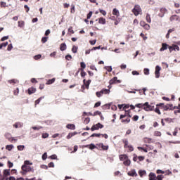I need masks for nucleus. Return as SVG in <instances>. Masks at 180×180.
I'll return each mask as SVG.
<instances>
[{"mask_svg": "<svg viewBox=\"0 0 180 180\" xmlns=\"http://www.w3.org/2000/svg\"><path fill=\"white\" fill-rule=\"evenodd\" d=\"M164 178V176L162 174H160V175H158L157 177H156V179L157 180H162V179Z\"/></svg>", "mask_w": 180, "mask_h": 180, "instance_id": "nucleus-56", "label": "nucleus"}, {"mask_svg": "<svg viewBox=\"0 0 180 180\" xmlns=\"http://www.w3.org/2000/svg\"><path fill=\"white\" fill-rule=\"evenodd\" d=\"M97 146L104 150H109V146H105L103 143H98Z\"/></svg>", "mask_w": 180, "mask_h": 180, "instance_id": "nucleus-9", "label": "nucleus"}, {"mask_svg": "<svg viewBox=\"0 0 180 180\" xmlns=\"http://www.w3.org/2000/svg\"><path fill=\"white\" fill-rule=\"evenodd\" d=\"M49 137V134L45 133L42 134V139H47Z\"/></svg>", "mask_w": 180, "mask_h": 180, "instance_id": "nucleus-64", "label": "nucleus"}, {"mask_svg": "<svg viewBox=\"0 0 180 180\" xmlns=\"http://www.w3.org/2000/svg\"><path fill=\"white\" fill-rule=\"evenodd\" d=\"M132 12L135 16H139V15H140V12H141V8H140V6L136 5L132 9Z\"/></svg>", "mask_w": 180, "mask_h": 180, "instance_id": "nucleus-2", "label": "nucleus"}, {"mask_svg": "<svg viewBox=\"0 0 180 180\" xmlns=\"http://www.w3.org/2000/svg\"><path fill=\"white\" fill-rule=\"evenodd\" d=\"M8 82H9V84H17L18 80L13 79L11 80H8Z\"/></svg>", "mask_w": 180, "mask_h": 180, "instance_id": "nucleus-42", "label": "nucleus"}, {"mask_svg": "<svg viewBox=\"0 0 180 180\" xmlns=\"http://www.w3.org/2000/svg\"><path fill=\"white\" fill-rule=\"evenodd\" d=\"M55 82H56V79L53 78V79H49L48 81L47 84H48V85H51V84H54Z\"/></svg>", "mask_w": 180, "mask_h": 180, "instance_id": "nucleus-35", "label": "nucleus"}, {"mask_svg": "<svg viewBox=\"0 0 180 180\" xmlns=\"http://www.w3.org/2000/svg\"><path fill=\"white\" fill-rule=\"evenodd\" d=\"M153 139L151 138H145L144 139V142L145 143H148L149 144L151 143Z\"/></svg>", "mask_w": 180, "mask_h": 180, "instance_id": "nucleus-37", "label": "nucleus"}, {"mask_svg": "<svg viewBox=\"0 0 180 180\" xmlns=\"http://www.w3.org/2000/svg\"><path fill=\"white\" fill-rule=\"evenodd\" d=\"M102 134H92L90 137H101Z\"/></svg>", "mask_w": 180, "mask_h": 180, "instance_id": "nucleus-43", "label": "nucleus"}, {"mask_svg": "<svg viewBox=\"0 0 180 180\" xmlns=\"http://www.w3.org/2000/svg\"><path fill=\"white\" fill-rule=\"evenodd\" d=\"M8 41L6 42H3L0 44V50H2L3 47H6V46H8Z\"/></svg>", "mask_w": 180, "mask_h": 180, "instance_id": "nucleus-30", "label": "nucleus"}, {"mask_svg": "<svg viewBox=\"0 0 180 180\" xmlns=\"http://www.w3.org/2000/svg\"><path fill=\"white\" fill-rule=\"evenodd\" d=\"M89 122H91V118H89V117H86L84 120V124H88V123H89Z\"/></svg>", "mask_w": 180, "mask_h": 180, "instance_id": "nucleus-41", "label": "nucleus"}, {"mask_svg": "<svg viewBox=\"0 0 180 180\" xmlns=\"http://www.w3.org/2000/svg\"><path fill=\"white\" fill-rule=\"evenodd\" d=\"M149 180H157V176L155 174L150 172L149 174Z\"/></svg>", "mask_w": 180, "mask_h": 180, "instance_id": "nucleus-10", "label": "nucleus"}, {"mask_svg": "<svg viewBox=\"0 0 180 180\" xmlns=\"http://www.w3.org/2000/svg\"><path fill=\"white\" fill-rule=\"evenodd\" d=\"M97 115H98L99 116H101V115H102V112L100 111H95L93 114V116H97Z\"/></svg>", "mask_w": 180, "mask_h": 180, "instance_id": "nucleus-49", "label": "nucleus"}, {"mask_svg": "<svg viewBox=\"0 0 180 180\" xmlns=\"http://www.w3.org/2000/svg\"><path fill=\"white\" fill-rule=\"evenodd\" d=\"M77 51H78V47L76 46H73L72 49V53H77Z\"/></svg>", "mask_w": 180, "mask_h": 180, "instance_id": "nucleus-39", "label": "nucleus"}, {"mask_svg": "<svg viewBox=\"0 0 180 180\" xmlns=\"http://www.w3.org/2000/svg\"><path fill=\"white\" fill-rule=\"evenodd\" d=\"M128 175L129 176H137V172H136V169H131L128 172Z\"/></svg>", "mask_w": 180, "mask_h": 180, "instance_id": "nucleus-8", "label": "nucleus"}, {"mask_svg": "<svg viewBox=\"0 0 180 180\" xmlns=\"http://www.w3.org/2000/svg\"><path fill=\"white\" fill-rule=\"evenodd\" d=\"M146 174H147V172H146V170H139V174L141 177H143V176L146 175Z\"/></svg>", "mask_w": 180, "mask_h": 180, "instance_id": "nucleus-29", "label": "nucleus"}, {"mask_svg": "<svg viewBox=\"0 0 180 180\" xmlns=\"http://www.w3.org/2000/svg\"><path fill=\"white\" fill-rule=\"evenodd\" d=\"M65 60H68V61H70V60L72 59V56L70 54L67 55L65 57Z\"/></svg>", "mask_w": 180, "mask_h": 180, "instance_id": "nucleus-44", "label": "nucleus"}, {"mask_svg": "<svg viewBox=\"0 0 180 180\" xmlns=\"http://www.w3.org/2000/svg\"><path fill=\"white\" fill-rule=\"evenodd\" d=\"M4 137H6V139H7V140H8V141H11V140H12V134H11V133L7 132L4 134Z\"/></svg>", "mask_w": 180, "mask_h": 180, "instance_id": "nucleus-16", "label": "nucleus"}, {"mask_svg": "<svg viewBox=\"0 0 180 180\" xmlns=\"http://www.w3.org/2000/svg\"><path fill=\"white\" fill-rule=\"evenodd\" d=\"M122 143L124 144V148H127V146H129V140H127V139H122Z\"/></svg>", "mask_w": 180, "mask_h": 180, "instance_id": "nucleus-24", "label": "nucleus"}, {"mask_svg": "<svg viewBox=\"0 0 180 180\" xmlns=\"http://www.w3.org/2000/svg\"><path fill=\"white\" fill-rule=\"evenodd\" d=\"M42 160H43V161H46V160H47V153H44L42 155Z\"/></svg>", "mask_w": 180, "mask_h": 180, "instance_id": "nucleus-47", "label": "nucleus"}, {"mask_svg": "<svg viewBox=\"0 0 180 180\" xmlns=\"http://www.w3.org/2000/svg\"><path fill=\"white\" fill-rule=\"evenodd\" d=\"M144 106H145V103H138L136 105H135L136 108H139V109H144Z\"/></svg>", "mask_w": 180, "mask_h": 180, "instance_id": "nucleus-28", "label": "nucleus"}, {"mask_svg": "<svg viewBox=\"0 0 180 180\" xmlns=\"http://www.w3.org/2000/svg\"><path fill=\"white\" fill-rule=\"evenodd\" d=\"M101 92H103V94H104L105 95H107L108 94H110V89H103L101 90Z\"/></svg>", "mask_w": 180, "mask_h": 180, "instance_id": "nucleus-27", "label": "nucleus"}, {"mask_svg": "<svg viewBox=\"0 0 180 180\" xmlns=\"http://www.w3.org/2000/svg\"><path fill=\"white\" fill-rule=\"evenodd\" d=\"M30 165H33V162H31L29 160H25L24 164L21 167L22 172L21 174L22 175H26L27 172H34V169L33 167H30Z\"/></svg>", "mask_w": 180, "mask_h": 180, "instance_id": "nucleus-1", "label": "nucleus"}, {"mask_svg": "<svg viewBox=\"0 0 180 180\" xmlns=\"http://www.w3.org/2000/svg\"><path fill=\"white\" fill-rule=\"evenodd\" d=\"M98 23H100V25H105L106 23V20L103 18H98Z\"/></svg>", "mask_w": 180, "mask_h": 180, "instance_id": "nucleus-23", "label": "nucleus"}, {"mask_svg": "<svg viewBox=\"0 0 180 180\" xmlns=\"http://www.w3.org/2000/svg\"><path fill=\"white\" fill-rule=\"evenodd\" d=\"M18 151H23L25 150V146L24 145H20L17 147Z\"/></svg>", "mask_w": 180, "mask_h": 180, "instance_id": "nucleus-33", "label": "nucleus"}, {"mask_svg": "<svg viewBox=\"0 0 180 180\" xmlns=\"http://www.w3.org/2000/svg\"><path fill=\"white\" fill-rule=\"evenodd\" d=\"M60 50L61 51H64L67 50V44H65V43L61 44L60 46Z\"/></svg>", "mask_w": 180, "mask_h": 180, "instance_id": "nucleus-17", "label": "nucleus"}, {"mask_svg": "<svg viewBox=\"0 0 180 180\" xmlns=\"http://www.w3.org/2000/svg\"><path fill=\"white\" fill-rule=\"evenodd\" d=\"M86 75V72L84 71V69H81V77H84Z\"/></svg>", "mask_w": 180, "mask_h": 180, "instance_id": "nucleus-52", "label": "nucleus"}, {"mask_svg": "<svg viewBox=\"0 0 180 180\" xmlns=\"http://www.w3.org/2000/svg\"><path fill=\"white\" fill-rule=\"evenodd\" d=\"M100 13H102L103 16H106V11L103 9H100Z\"/></svg>", "mask_w": 180, "mask_h": 180, "instance_id": "nucleus-61", "label": "nucleus"}, {"mask_svg": "<svg viewBox=\"0 0 180 180\" xmlns=\"http://www.w3.org/2000/svg\"><path fill=\"white\" fill-rule=\"evenodd\" d=\"M168 44H167L166 43H163L162 44V47L160 49V51H165V50H167V49H168Z\"/></svg>", "mask_w": 180, "mask_h": 180, "instance_id": "nucleus-14", "label": "nucleus"}, {"mask_svg": "<svg viewBox=\"0 0 180 180\" xmlns=\"http://www.w3.org/2000/svg\"><path fill=\"white\" fill-rule=\"evenodd\" d=\"M13 148V145H7L6 146V150H8V151H11Z\"/></svg>", "mask_w": 180, "mask_h": 180, "instance_id": "nucleus-32", "label": "nucleus"}, {"mask_svg": "<svg viewBox=\"0 0 180 180\" xmlns=\"http://www.w3.org/2000/svg\"><path fill=\"white\" fill-rule=\"evenodd\" d=\"M96 95L98 98H101V96H102V95H103V91H102V90H101L100 91H97L96 93Z\"/></svg>", "mask_w": 180, "mask_h": 180, "instance_id": "nucleus-31", "label": "nucleus"}, {"mask_svg": "<svg viewBox=\"0 0 180 180\" xmlns=\"http://www.w3.org/2000/svg\"><path fill=\"white\" fill-rule=\"evenodd\" d=\"M169 20L170 22H174V20L180 22V18L177 15H173L170 17Z\"/></svg>", "mask_w": 180, "mask_h": 180, "instance_id": "nucleus-7", "label": "nucleus"}, {"mask_svg": "<svg viewBox=\"0 0 180 180\" xmlns=\"http://www.w3.org/2000/svg\"><path fill=\"white\" fill-rule=\"evenodd\" d=\"M146 20L148 22V23L151 22V15L149 13L146 14Z\"/></svg>", "mask_w": 180, "mask_h": 180, "instance_id": "nucleus-25", "label": "nucleus"}, {"mask_svg": "<svg viewBox=\"0 0 180 180\" xmlns=\"http://www.w3.org/2000/svg\"><path fill=\"white\" fill-rule=\"evenodd\" d=\"M128 158H129V157L127 156V155H120V161H126V160Z\"/></svg>", "mask_w": 180, "mask_h": 180, "instance_id": "nucleus-19", "label": "nucleus"}, {"mask_svg": "<svg viewBox=\"0 0 180 180\" xmlns=\"http://www.w3.org/2000/svg\"><path fill=\"white\" fill-rule=\"evenodd\" d=\"M25 26V22L24 21H18V27H23Z\"/></svg>", "mask_w": 180, "mask_h": 180, "instance_id": "nucleus-38", "label": "nucleus"}, {"mask_svg": "<svg viewBox=\"0 0 180 180\" xmlns=\"http://www.w3.org/2000/svg\"><path fill=\"white\" fill-rule=\"evenodd\" d=\"M48 39H49L48 37H42V39H41V42H42V43H46Z\"/></svg>", "mask_w": 180, "mask_h": 180, "instance_id": "nucleus-48", "label": "nucleus"}, {"mask_svg": "<svg viewBox=\"0 0 180 180\" xmlns=\"http://www.w3.org/2000/svg\"><path fill=\"white\" fill-rule=\"evenodd\" d=\"M85 81V79L83 80L84 84L85 85L86 89H89V85H91V79H89L87 82Z\"/></svg>", "mask_w": 180, "mask_h": 180, "instance_id": "nucleus-13", "label": "nucleus"}, {"mask_svg": "<svg viewBox=\"0 0 180 180\" xmlns=\"http://www.w3.org/2000/svg\"><path fill=\"white\" fill-rule=\"evenodd\" d=\"M127 148H129V151H134V148H133V146H131V145H129L127 146Z\"/></svg>", "mask_w": 180, "mask_h": 180, "instance_id": "nucleus-62", "label": "nucleus"}, {"mask_svg": "<svg viewBox=\"0 0 180 180\" xmlns=\"http://www.w3.org/2000/svg\"><path fill=\"white\" fill-rule=\"evenodd\" d=\"M92 13V11H89V13L87 14V19H91Z\"/></svg>", "mask_w": 180, "mask_h": 180, "instance_id": "nucleus-63", "label": "nucleus"}, {"mask_svg": "<svg viewBox=\"0 0 180 180\" xmlns=\"http://www.w3.org/2000/svg\"><path fill=\"white\" fill-rule=\"evenodd\" d=\"M12 49H13V46H12V44H10L8 46L7 50H8V51H11V50H12Z\"/></svg>", "mask_w": 180, "mask_h": 180, "instance_id": "nucleus-57", "label": "nucleus"}, {"mask_svg": "<svg viewBox=\"0 0 180 180\" xmlns=\"http://www.w3.org/2000/svg\"><path fill=\"white\" fill-rule=\"evenodd\" d=\"M143 27L146 30H150V25L148 24H146Z\"/></svg>", "mask_w": 180, "mask_h": 180, "instance_id": "nucleus-60", "label": "nucleus"}, {"mask_svg": "<svg viewBox=\"0 0 180 180\" xmlns=\"http://www.w3.org/2000/svg\"><path fill=\"white\" fill-rule=\"evenodd\" d=\"M99 129H103V124L98 122L96 124H94L91 127V131H95V130H99Z\"/></svg>", "mask_w": 180, "mask_h": 180, "instance_id": "nucleus-3", "label": "nucleus"}, {"mask_svg": "<svg viewBox=\"0 0 180 180\" xmlns=\"http://www.w3.org/2000/svg\"><path fill=\"white\" fill-rule=\"evenodd\" d=\"M160 71H161V67H160V65H157L155 71V78H158L160 77Z\"/></svg>", "mask_w": 180, "mask_h": 180, "instance_id": "nucleus-6", "label": "nucleus"}, {"mask_svg": "<svg viewBox=\"0 0 180 180\" xmlns=\"http://www.w3.org/2000/svg\"><path fill=\"white\" fill-rule=\"evenodd\" d=\"M143 109L146 112L152 111V110H154V105H150L148 103V102H146Z\"/></svg>", "mask_w": 180, "mask_h": 180, "instance_id": "nucleus-4", "label": "nucleus"}, {"mask_svg": "<svg viewBox=\"0 0 180 180\" xmlns=\"http://www.w3.org/2000/svg\"><path fill=\"white\" fill-rule=\"evenodd\" d=\"M9 175H11V172L9 171V169H4L3 175L4 178H6V176H9Z\"/></svg>", "mask_w": 180, "mask_h": 180, "instance_id": "nucleus-20", "label": "nucleus"}, {"mask_svg": "<svg viewBox=\"0 0 180 180\" xmlns=\"http://www.w3.org/2000/svg\"><path fill=\"white\" fill-rule=\"evenodd\" d=\"M41 99H44V96L39 98L37 101H35V105H39Z\"/></svg>", "mask_w": 180, "mask_h": 180, "instance_id": "nucleus-34", "label": "nucleus"}, {"mask_svg": "<svg viewBox=\"0 0 180 180\" xmlns=\"http://www.w3.org/2000/svg\"><path fill=\"white\" fill-rule=\"evenodd\" d=\"M112 15H115V16H119L120 15L119 10H117V8H114L112 10Z\"/></svg>", "mask_w": 180, "mask_h": 180, "instance_id": "nucleus-26", "label": "nucleus"}, {"mask_svg": "<svg viewBox=\"0 0 180 180\" xmlns=\"http://www.w3.org/2000/svg\"><path fill=\"white\" fill-rule=\"evenodd\" d=\"M80 66H81V68H82V70L86 68V65L85 63H84V62H81V63H80Z\"/></svg>", "mask_w": 180, "mask_h": 180, "instance_id": "nucleus-45", "label": "nucleus"}, {"mask_svg": "<svg viewBox=\"0 0 180 180\" xmlns=\"http://www.w3.org/2000/svg\"><path fill=\"white\" fill-rule=\"evenodd\" d=\"M76 134H78V132L69 133L68 135L67 136L68 140H70V139H71V137H74V136H76Z\"/></svg>", "mask_w": 180, "mask_h": 180, "instance_id": "nucleus-18", "label": "nucleus"}, {"mask_svg": "<svg viewBox=\"0 0 180 180\" xmlns=\"http://www.w3.org/2000/svg\"><path fill=\"white\" fill-rule=\"evenodd\" d=\"M105 70H106L108 72H112V66H105Z\"/></svg>", "mask_w": 180, "mask_h": 180, "instance_id": "nucleus-40", "label": "nucleus"}, {"mask_svg": "<svg viewBox=\"0 0 180 180\" xmlns=\"http://www.w3.org/2000/svg\"><path fill=\"white\" fill-rule=\"evenodd\" d=\"M121 82H122V80L117 79V77H115L110 80V85H113V84H120Z\"/></svg>", "mask_w": 180, "mask_h": 180, "instance_id": "nucleus-5", "label": "nucleus"}, {"mask_svg": "<svg viewBox=\"0 0 180 180\" xmlns=\"http://www.w3.org/2000/svg\"><path fill=\"white\" fill-rule=\"evenodd\" d=\"M27 92L29 95H32V94H34L36 92V88L30 87L27 89Z\"/></svg>", "mask_w": 180, "mask_h": 180, "instance_id": "nucleus-11", "label": "nucleus"}, {"mask_svg": "<svg viewBox=\"0 0 180 180\" xmlns=\"http://www.w3.org/2000/svg\"><path fill=\"white\" fill-rule=\"evenodd\" d=\"M66 127L70 130H75V124H69L66 126Z\"/></svg>", "mask_w": 180, "mask_h": 180, "instance_id": "nucleus-21", "label": "nucleus"}, {"mask_svg": "<svg viewBox=\"0 0 180 180\" xmlns=\"http://www.w3.org/2000/svg\"><path fill=\"white\" fill-rule=\"evenodd\" d=\"M86 148H89L90 150H94V148H96V146L94 143H91L90 145H86L84 146Z\"/></svg>", "mask_w": 180, "mask_h": 180, "instance_id": "nucleus-15", "label": "nucleus"}, {"mask_svg": "<svg viewBox=\"0 0 180 180\" xmlns=\"http://www.w3.org/2000/svg\"><path fill=\"white\" fill-rule=\"evenodd\" d=\"M34 60H40V58H41V54H38L37 56H35L34 57Z\"/></svg>", "mask_w": 180, "mask_h": 180, "instance_id": "nucleus-55", "label": "nucleus"}, {"mask_svg": "<svg viewBox=\"0 0 180 180\" xmlns=\"http://www.w3.org/2000/svg\"><path fill=\"white\" fill-rule=\"evenodd\" d=\"M136 91L137 92H140L141 90V89H135V91H127L128 94H136Z\"/></svg>", "mask_w": 180, "mask_h": 180, "instance_id": "nucleus-46", "label": "nucleus"}, {"mask_svg": "<svg viewBox=\"0 0 180 180\" xmlns=\"http://www.w3.org/2000/svg\"><path fill=\"white\" fill-rule=\"evenodd\" d=\"M8 39H9V36L3 37L1 39V41H5V40H8Z\"/></svg>", "mask_w": 180, "mask_h": 180, "instance_id": "nucleus-53", "label": "nucleus"}, {"mask_svg": "<svg viewBox=\"0 0 180 180\" xmlns=\"http://www.w3.org/2000/svg\"><path fill=\"white\" fill-rule=\"evenodd\" d=\"M49 158H51V160H57V155H52Z\"/></svg>", "mask_w": 180, "mask_h": 180, "instance_id": "nucleus-59", "label": "nucleus"}, {"mask_svg": "<svg viewBox=\"0 0 180 180\" xmlns=\"http://www.w3.org/2000/svg\"><path fill=\"white\" fill-rule=\"evenodd\" d=\"M143 72H144L145 75H150V69L145 68L143 70Z\"/></svg>", "mask_w": 180, "mask_h": 180, "instance_id": "nucleus-36", "label": "nucleus"}, {"mask_svg": "<svg viewBox=\"0 0 180 180\" xmlns=\"http://www.w3.org/2000/svg\"><path fill=\"white\" fill-rule=\"evenodd\" d=\"M122 123H130V118L126 120H122Z\"/></svg>", "mask_w": 180, "mask_h": 180, "instance_id": "nucleus-51", "label": "nucleus"}, {"mask_svg": "<svg viewBox=\"0 0 180 180\" xmlns=\"http://www.w3.org/2000/svg\"><path fill=\"white\" fill-rule=\"evenodd\" d=\"M131 74H132V75H140V73L136 70L132 71Z\"/></svg>", "mask_w": 180, "mask_h": 180, "instance_id": "nucleus-58", "label": "nucleus"}, {"mask_svg": "<svg viewBox=\"0 0 180 180\" xmlns=\"http://www.w3.org/2000/svg\"><path fill=\"white\" fill-rule=\"evenodd\" d=\"M70 13H75V5H72Z\"/></svg>", "mask_w": 180, "mask_h": 180, "instance_id": "nucleus-50", "label": "nucleus"}, {"mask_svg": "<svg viewBox=\"0 0 180 180\" xmlns=\"http://www.w3.org/2000/svg\"><path fill=\"white\" fill-rule=\"evenodd\" d=\"M13 127H15V129H19V127H23V123L22 122H15L14 124H13Z\"/></svg>", "mask_w": 180, "mask_h": 180, "instance_id": "nucleus-12", "label": "nucleus"}, {"mask_svg": "<svg viewBox=\"0 0 180 180\" xmlns=\"http://www.w3.org/2000/svg\"><path fill=\"white\" fill-rule=\"evenodd\" d=\"M123 164L126 167H129V165H130V164H131V161H130V160L128 158V159L124 160Z\"/></svg>", "mask_w": 180, "mask_h": 180, "instance_id": "nucleus-22", "label": "nucleus"}, {"mask_svg": "<svg viewBox=\"0 0 180 180\" xmlns=\"http://www.w3.org/2000/svg\"><path fill=\"white\" fill-rule=\"evenodd\" d=\"M169 106H170L169 104H167L166 105H163L164 110H168L169 109H170Z\"/></svg>", "mask_w": 180, "mask_h": 180, "instance_id": "nucleus-54", "label": "nucleus"}]
</instances>
